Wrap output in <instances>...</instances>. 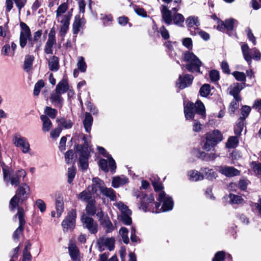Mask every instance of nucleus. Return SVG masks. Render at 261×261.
<instances>
[{"mask_svg": "<svg viewBox=\"0 0 261 261\" xmlns=\"http://www.w3.org/2000/svg\"><path fill=\"white\" fill-rule=\"evenodd\" d=\"M158 200L163 203V205L160 207V204L155 202V207L152 206H148L144 201L142 204V207L145 212H150L155 213H160L161 212H165L171 211L173 207L174 202L171 197L166 195L164 191H161L158 194Z\"/></svg>", "mask_w": 261, "mask_h": 261, "instance_id": "1", "label": "nucleus"}, {"mask_svg": "<svg viewBox=\"0 0 261 261\" xmlns=\"http://www.w3.org/2000/svg\"><path fill=\"white\" fill-rule=\"evenodd\" d=\"M3 176L5 181L7 183L10 182V184L15 187H17L20 184V179L24 178L27 176L25 171L22 169L18 170L16 172L10 171L7 170L6 168L3 167Z\"/></svg>", "mask_w": 261, "mask_h": 261, "instance_id": "2", "label": "nucleus"}, {"mask_svg": "<svg viewBox=\"0 0 261 261\" xmlns=\"http://www.w3.org/2000/svg\"><path fill=\"white\" fill-rule=\"evenodd\" d=\"M184 113L187 119L194 118L195 113L203 118L206 116L205 107L199 100H197L195 105L193 102H188L184 107Z\"/></svg>", "mask_w": 261, "mask_h": 261, "instance_id": "3", "label": "nucleus"}, {"mask_svg": "<svg viewBox=\"0 0 261 261\" xmlns=\"http://www.w3.org/2000/svg\"><path fill=\"white\" fill-rule=\"evenodd\" d=\"M182 58L187 63L186 68L189 71L200 72L202 62L196 55L192 52L186 51L183 54Z\"/></svg>", "mask_w": 261, "mask_h": 261, "instance_id": "4", "label": "nucleus"}, {"mask_svg": "<svg viewBox=\"0 0 261 261\" xmlns=\"http://www.w3.org/2000/svg\"><path fill=\"white\" fill-rule=\"evenodd\" d=\"M205 139V142L202 148L204 150L208 151L223 140V136L219 130L215 129L208 132L206 134Z\"/></svg>", "mask_w": 261, "mask_h": 261, "instance_id": "5", "label": "nucleus"}, {"mask_svg": "<svg viewBox=\"0 0 261 261\" xmlns=\"http://www.w3.org/2000/svg\"><path fill=\"white\" fill-rule=\"evenodd\" d=\"M76 149L79 155L80 167L83 170H86L88 167V160L90 156L91 149L88 146L77 145Z\"/></svg>", "mask_w": 261, "mask_h": 261, "instance_id": "6", "label": "nucleus"}, {"mask_svg": "<svg viewBox=\"0 0 261 261\" xmlns=\"http://www.w3.org/2000/svg\"><path fill=\"white\" fill-rule=\"evenodd\" d=\"M241 50L244 59L249 64L251 63L252 59L259 60L261 54L256 48L250 49L247 44L243 43L241 45Z\"/></svg>", "mask_w": 261, "mask_h": 261, "instance_id": "7", "label": "nucleus"}, {"mask_svg": "<svg viewBox=\"0 0 261 261\" xmlns=\"http://www.w3.org/2000/svg\"><path fill=\"white\" fill-rule=\"evenodd\" d=\"M20 27L21 28L19 37L20 46L23 48L27 45L28 40H29V45L33 46V43L31 39V32L29 26L24 22H21Z\"/></svg>", "mask_w": 261, "mask_h": 261, "instance_id": "8", "label": "nucleus"}, {"mask_svg": "<svg viewBox=\"0 0 261 261\" xmlns=\"http://www.w3.org/2000/svg\"><path fill=\"white\" fill-rule=\"evenodd\" d=\"M68 5L67 3L61 4L56 11V20L70 21L72 13L68 11Z\"/></svg>", "mask_w": 261, "mask_h": 261, "instance_id": "9", "label": "nucleus"}, {"mask_svg": "<svg viewBox=\"0 0 261 261\" xmlns=\"http://www.w3.org/2000/svg\"><path fill=\"white\" fill-rule=\"evenodd\" d=\"M97 189L94 186H89L88 188L79 194L77 198L79 200L85 201L86 203L95 201V194Z\"/></svg>", "mask_w": 261, "mask_h": 261, "instance_id": "10", "label": "nucleus"}, {"mask_svg": "<svg viewBox=\"0 0 261 261\" xmlns=\"http://www.w3.org/2000/svg\"><path fill=\"white\" fill-rule=\"evenodd\" d=\"M18 217L19 225L13 233V239L18 240L23 230V226L25 223L24 218V210L22 207H18L17 213L14 216V218Z\"/></svg>", "mask_w": 261, "mask_h": 261, "instance_id": "11", "label": "nucleus"}, {"mask_svg": "<svg viewBox=\"0 0 261 261\" xmlns=\"http://www.w3.org/2000/svg\"><path fill=\"white\" fill-rule=\"evenodd\" d=\"M13 141L15 146L20 148L23 153H28L30 152V144L25 138L19 135H16L14 136Z\"/></svg>", "mask_w": 261, "mask_h": 261, "instance_id": "12", "label": "nucleus"}, {"mask_svg": "<svg viewBox=\"0 0 261 261\" xmlns=\"http://www.w3.org/2000/svg\"><path fill=\"white\" fill-rule=\"evenodd\" d=\"M76 217V211L71 210L68 213L65 219L62 223V226L64 229L72 230L75 224V219Z\"/></svg>", "mask_w": 261, "mask_h": 261, "instance_id": "13", "label": "nucleus"}, {"mask_svg": "<svg viewBox=\"0 0 261 261\" xmlns=\"http://www.w3.org/2000/svg\"><path fill=\"white\" fill-rule=\"evenodd\" d=\"M81 221L84 227L88 229L91 233H95L97 231V224L94 222V220L86 215L83 214L81 217Z\"/></svg>", "mask_w": 261, "mask_h": 261, "instance_id": "14", "label": "nucleus"}, {"mask_svg": "<svg viewBox=\"0 0 261 261\" xmlns=\"http://www.w3.org/2000/svg\"><path fill=\"white\" fill-rule=\"evenodd\" d=\"M97 244L100 251L106 249L111 251L114 247L115 239L113 238L103 237L98 240Z\"/></svg>", "mask_w": 261, "mask_h": 261, "instance_id": "15", "label": "nucleus"}, {"mask_svg": "<svg viewBox=\"0 0 261 261\" xmlns=\"http://www.w3.org/2000/svg\"><path fill=\"white\" fill-rule=\"evenodd\" d=\"M217 170L226 177H232L239 175L240 172L233 167L227 166H217Z\"/></svg>", "mask_w": 261, "mask_h": 261, "instance_id": "16", "label": "nucleus"}, {"mask_svg": "<svg viewBox=\"0 0 261 261\" xmlns=\"http://www.w3.org/2000/svg\"><path fill=\"white\" fill-rule=\"evenodd\" d=\"M193 76L190 74H186L183 77L180 75L176 82V86L178 88L183 89L192 84Z\"/></svg>", "mask_w": 261, "mask_h": 261, "instance_id": "17", "label": "nucleus"}, {"mask_svg": "<svg viewBox=\"0 0 261 261\" xmlns=\"http://www.w3.org/2000/svg\"><path fill=\"white\" fill-rule=\"evenodd\" d=\"M30 193V187L27 184L23 183L18 188L15 195L19 197L20 200L23 201L28 198Z\"/></svg>", "mask_w": 261, "mask_h": 261, "instance_id": "18", "label": "nucleus"}, {"mask_svg": "<svg viewBox=\"0 0 261 261\" xmlns=\"http://www.w3.org/2000/svg\"><path fill=\"white\" fill-rule=\"evenodd\" d=\"M62 94L55 90L50 94L49 100L55 106L59 108L62 107L63 103V98L61 96Z\"/></svg>", "mask_w": 261, "mask_h": 261, "instance_id": "19", "label": "nucleus"}, {"mask_svg": "<svg viewBox=\"0 0 261 261\" xmlns=\"http://www.w3.org/2000/svg\"><path fill=\"white\" fill-rule=\"evenodd\" d=\"M97 149L99 153L101 154L102 155L108 159L109 161V167H110L111 171L114 172L116 168V165L114 160L112 158L111 155L107 152V151L103 147L97 146Z\"/></svg>", "mask_w": 261, "mask_h": 261, "instance_id": "20", "label": "nucleus"}, {"mask_svg": "<svg viewBox=\"0 0 261 261\" xmlns=\"http://www.w3.org/2000/svg\"><path fill=\"white\" fill-rule=\"evenodd\" d=\"M140 206L139 208L142 210L144 212L145 211L142 207V204H143L144 201H145V202L147 206H152L155 207V202H154V198L152 194L145 195L142 194L141 196H140Z\"/></svg>", "mask_w": 261, "mask_h": 261, "instance_id": "21", "label": "nucleus"}, {"mask_svg": "<svg viewBox=\"0 0 261 261\" xmlns=\"http://www.w3.org/2000/svg\"><path fill=\"white\" fill-rule=\"evenodd\" d=\"M243 88L244 86L242 84L236 83L229 87L228 90L229 91L230 94L232 95L234 98L239 99V98H240L239 93Z\"/></svg>", "mask_w": 261, "mask_h": 261, "instance_id": "22", "label": "nucleus"}, {"mask_svg": "<svg viewBox=\"0 0 261 261\" xmlns=\"http://www.w3.org/2000/svg\"><path fill=\"white\" fill-rule=\"evenodd\" d=\"M56 21L59 24V35L64 39L69 30L70 21L60 20H56Z\"/></svg>", "mask_w": 261, "mask_h": 261, "instance_id": "23", "label": "nucleus"}, {"mask_svg": "<svg viewBox=\"0 0 261 261\" xmlns=\"http://www.w3.org/2000/svg\"><path fill=\"white\" fill-rule=\"evenodd\" d=\"M161 8V13L163 21L168 25L171 24L172 22L171 11L166 6L162 5Z\"/></svg>", "mask_w": 261, "mask_h": 261, "instance_id": "24", "label": "nucleus"}, {"mask_svg": "<svg viewBox=\"0 0 261 261\" xmlns=\"http://www.w3.org/2000/svg\"><path fill=\"white\" fill-rule=\"evenodd\" d=\"M128 181V178L124 175L115 176L113 178L112 186L115 188H117L126 184Z\"/></svg>", "mask_w": 261, "mask_h": 261, "instance_id": "25", "label": "nucleus"}, {"mask_svg": "<svg viewBox=\"0 0 261 261\" xmlns=\"http://www.w3.org/2000/svg\"><path fill=\"white\" fill-rule=\"evenodd\" d=\"M69 87L67 79L63 78L57 84L55 90L61 94H63L69 90Z\"/></svg>", "mask_w": 261, "mask_h": 261, "instance_id": "26", "label": "nucleus"}, {"mask_svg": "<svg viewBox=\"0 0 261 261\" xmlns=\"http://www.w3.org/2000/svg\"><path fill=\"white\" fill-rule=\"evenodd\" d=\"M85 23L84 20L80 18V16H76L72 24V31L74 35H77L80 31L81 28Z\"/></svg>", "mask_w": 261, "mask_h": 261, "instance_id": "27", "label": "nucleus"}, {"mask_svg": "<svg viewBox=\"0 0 261 261\" xmlns=\"http://www.w3.org/2000/svg\"><path fill=\"white\" fill-rule=\"evenodd\" d=\"M188 176L189 180L193 181L202 180L204 179V175L195 170H190L188 172Z\"/></svg>", "mask_w": 261, "mask_h": 261, "instance_id": "28", "label": "nucleus"}, {"mask_svg": "<svg viewBox=\"0 0 261 261\" xmlns=\"http://www.w3.org/2000/svg\"><path fill=\"white\" fill-rule=\"evenodd\" d=\"M40 119L42 121V131L44 133H48L52 127V123L49 118L46 115H41Z\"/></svg>", "mask_w": 261, "mask_h": 261, "instance_id": "29", "label": "nucleus"}, {"mask_svg": "<svg viewBox=\"0 0 261 261\" xmlns=\"http://www.w3.org/2000/svg\"><path fill=\"white\" fill-rule=\"evenodd\" d=\"M100 192L104 196L108 197L112 201L116 200V195L113 189L110 188H107L106 187L100 188Z\"/></svg>", "mask_w": 261, "mask_h": 261, "instance_id": "30", "label": "nucleus"}, {"mask_svg": "<svg viewBox=\"0 0 261 261\" xmlns=\"http://www.w3.org/2000/svg\"><path fill=\"white\" fill-rule=\"evenodd\" d=\"M201 171L202 174L204 175V177H205L208 180L216 179L217 177V174L212 169L205 167L201 168Z\"/></svg>", "mask_w": 261, "mask_h": 261, "instance_id": "31", "label": "nucleus"}, {"mask_svg": "<svg viewBox=\"0 0 261 261\" xmlns=\"http://www.w3.org/2000/svg\"><path fill=\"white\" fill-rule=\"evenodd\" d=\"M93 117L89 113H86L85 118L83 121L84 126L87 133H90L91 129V126L93 123Z\"/></svg>", "mask_w": 261, "mask_h": 261, "instance_id": "32", "label": "nucleus"}, {"mask_svg": "<svg viewBox=\"0 0 261 261\" xmlns=\"http://www.w3.org/2000/svg\"><path fill=\"white\" fill-rule=\"evenodd\" d=\"M69 252L73 261H81L79 250L75 245L70 244L69 245Z\"/></svg>", "mask_w": 261, "mask_h": 261, "instance_id": "33", "label": "nucleus"}, {"mask_svg": "<svg viewBox=\"0 0 261 261\" xmlns=\"http://www.w3.org/2000/svg\"><path fill=\"white\" fill-rule=\"evenodd\" d=\"M48 67L52 71H57L59 69V59L56 56H53L48 61Z\"/></svg>", "mask_w": 261, "mask_h": 261, "instance_id": "34", "label": "nucleus"}, {"mask_svg": "<svg viewBox=\"0 0 261 261\" xmlns=\"http://www.w3.org/2000/svg\"><path fill=\"white\" fill-rule=\"evenodd\" d=\"M228 197L229 203L231 204H243L245 203V200L242 196L230 193Z\"/></svg>", "mask_w": 261, "mask_h": 261, "instance_id": "35", "label": "nucleus"}, {"mask_svg": "<svg viewBox=\"0 0 261 261\" xmlns=\"http://www.w3.org/2000/svg\"><path fill=\"white\" fill-rule=\"evenodd\" d=\"M56 209L57 217H60L64 211V203L63 200L60 198L56 199Z\"/></svg>", "mask_w": 261, "mask_h": 261, "instance_id": "36", "label": "nucleus"}, {"mask_svg": "<svg viewBox=\"0 0 261 261\" xmlns=\"http://www.w3.org/2000/svg\"><path fill=\"white\" fill-rule=\"evenodd\" d=\"M186 22L187 25L190 28L194 26L198 27L200 24L198 17L194 16H189L187 18Z\"/></svg>", "mask_w": 261, "mask_h": 261, "instance_id": "37", "label": "nucleus"}, {"mask_svg": "<svg viewBox=\"0 0 261 261\" xmlns=\"http://www.w3.org/2000/svg\"><path fill=\"white\" fill-rule=\"evenodd\" d=\"M100 224L106 229L107 232H110L113 230V224L108 216H105V219L103 220Z\"/></svg>", "mask_w": 261, "mask_h": 261, "instance_id": "38", "label": "nucleus"}, {"mask_svg": "<svg viewBox=\"0 0 261 261\" xmlns=\"http://www.w3.org/2000/svg\"><path fill=\"white\" fill-rule=\"evenodd\" d=\"M239 143V139L237 136L230 137L226 144V146L229 148H236Z\"/></svg>", "mask_w": 261, "mask_h": 261, "instance_id": "39", "label": "nucleus"}, {"mask_svg": "<svg viewBox=\"0 0 261 261\" xmlns=\"http://www.w3.org/2000/svg\"><path fill=\"white\" fill-rule=\"evenodd\" d=\"M45 115L51 119H55L57 116L58 112L55 109L52 108L50 107L46 106L44 108Z\"/></svg>", "mask_w": 261, "mask_h": 261, "instance_id": "40", "label": "nucleus"}, {"mask_svg": "<svg viewBox=\"0 0 261 261\" xmlns=\"http://www.w3.org/2000/svg\"><path fill=\"white\" fill-rule=\"evenodd\" d=\"M77 69L81 72H85L87 69V65L85 61L84 58L82 56H80L77 58Z\"/></svg>", "mask_w": 261, "mask_h": 261, "instance_id": "41", "label": "nucleus"}, {"mask_svg": "<svg viewBox=\"0 0 261 261\" xmlns=\"http://www.w3.org/2000/svg\"><path fill=\"white\" fill-rule=\"evenodd\" d=\"M34 57L31 55H27L25 57L24 62V69L28 72L32 68Z\"/></svg>", "mask_w": 261, "mask_h": 261, "instance_id": "42", "label": "nucleus"}, {"mask_svg": "<svg viewBox=\"0 0 261 261\" xmlns=\"http://www.w3.org/2000/svg\"><path fill=\"white\" fill-rule=\"evenodd\" d=\"M56 43V40L47 39L44 46L45 53L47 54H52L53 46Z\"/></svg>", "mask_w": 261, "mask_h": 261, "instance_id": "43", "label": "nucleus"}, {"mask_svg": "<svg viewBox=\"0 0 261 261\" xmlns=\"http://www.w3.org/2000/svg\"><path fill=\"white\" fill-rule=\"evenodd\" d=\"M114 205H115L120 211L121 214L124 213H128V214H132L131 211L128 208L127 206L121 201L116 202V203H114Z\"/></svg>", "mask_w": 261, "mask_h": 261, "instance_id": "44", "label": "nucleus"}, {"mask_svg": "<svg viewBox=\"0 0 261 261\" xmlns=\"http://www.w3.org/2000/svg\"><path fill=\"white\" fill-rule=\"evenodd\" d=\"M172 20H173L175 24L178 26H181L182 24L184 22L185 18L182 14L177 13L174 15Z\"/></svg>", "mask_w": 261, "mask_h": 261, "instance_id": "45", "label": "nucleus"}, {"mask_svg": "<svg viewBox=\"0 0 261 261\" xmlns=\"http://www.w3.org/2000/svg\"><path fill=\"white\" fill-rule=\"evenodd\" d=\"M128 232V230L125 227H121L119 230V234L121 236L122 239L125 244H128L129 242Z\"/></svg>", "mask_w": 261, "mask_h": 261, "instance_id": "46", "label": "nucleus"}, {"mask_svg": "<svg viewBox=\"0 0 261 261\" xmlns=\"http://www.w3.org/2000/svg\"><path fill=\"white\" fill-rule=\"evenodd\" d=\"M86 212L88 214L94 215L96 213V207L95 206V201L88 202L86 207Z\"/></svg>", "mask_w": 261, "mask_h": 261, "instance_id": "47", "label": "nucleus"}, {"mask_svg": "<svg viewBox=\"0 0 261 261\" xmlns=\"http://www.w3.org/2000/svg\"><path fill=\"white\" fill-rule=\"evenodd\" d=\"M131 214L128 213H124L120 216L121 220L123 224L125 225H130L132 223V219L130 217Z\"/></svg>", "mask_w": 261, "mask_h": 261, "instance_id": "48", "label": "nucleus"}, {"mask_svg": "<svg viewBox=\"0 0 261 261\" xmlns=\"http://www.w3.org/2000/svg\"><path fill=\"white\" fill-rule=\"evenodd\" d=\"M251 109L247 106H244L241 109L240 120L244 121L250 113Z\"/></svg>", "mask_w": 261, "mask_h": 261, "instance_id": "49", "label": "nucleus"}, {"mask_svg": "<svg viewBox=\"0 0 261 261\" xmlns=\"http://www.w3.org/2000/svg\"><path fill=\"white\" fill-rule=\"evenodd\" d=\"M210 86L208 84L203 85L200 89L199 93L201 96L206 97L210 93Z\"/></svg>", "mask_w": 261, "mask_h": 261, "instance_id": "50", "label": "nucleus"}, {"mask_svg": "<svg viewBox=\"0 0 261 261\" xmlns=\"http://www.w3.org/2000/svg\"><path fill=\"white\" fill-rule=\"evenodd\" d=\"M244 125V121L240 120L234 127V134L237 136H240L243 130Z\"/></svg>", "mask_w": 261, "mask_h": 261, "instance_id": "51", "label": "nucleus"}, {"mask_svg": "<svg viewBox=\"0 0 261 261\" xmlns=\"http://www.w3.org/2000/svg\"><path fill=\"white\" fill-rule=\"evenodd\" d=\"M250 167L254 172L261 175V164L256 162H252L250 163Z\"/></svg>", "mask_w": 261, "mask_h": 261, "instance_id": "52", "label": "nucleus"}, {"mask_svg": "<svg viewBox=\"0 0 261 261\" xmlns=\"http://www.w3.org/2000/svg\"><path fill=\"white\" fill-rule=\"evenodd\" d=\"M65 160L67 163H74V153L72 150H68L65 153Z\"/></svg>", "mask_w": 261, "mask_h": 261, "instance_id": "53", "label": "nucleus"}, {"mask_svg": "<svg viewBox=\"0 0 261 261\" xmlns=\"http://www.w3.org/2000/svg\"><path fill=\"white\" fill-rule=\"evenodd\" d=\"M44 86V83L42 80H39L36 84L35 85L34 89V94L35 96H38L40 93V90Z\"/></svg>", "mask_w": 261, "mask_h": 261, "instance_id": "54", "label": "nucleus"}, {"mask_svg": "<svg viewBox=\"0 0 261 261\" xmlns=\"http://www.w3.org/2000/svg\"><path fill=\"white\" fill-rule=\"evenodd\" d=\"M20 200V198L15 195L10 201V207L11 210H14L18 206V202Z\"/></svg>", "mask_w": 261, "mask_h": 261, "instance_id": "55", "label": "nucleus"}, {"mask_svg": "<svg viewBox=\"0 0 261 261\" xmlns=\"http://www.w3.org/2000/svg\"><path fill=\"white\" fill-rule=\"evenodd\" d=\"M93 184L91 186L95 187L96 189L100 191V188L102 187H104L103 181L98 177H94L92 179Z\"/></svg>", "mask_w": 261, "mask_h": 261, "instance_id": "56", "label": "nucleus"}, {"mask_svg": "<svg viewBox=\"0 0 261 261\" xmlns=\"http://www.w3.org/2000/svg\"><path fill=\"white\" fill-rule=\"evenodd\" d=\"M35 205L39 209L41 213H44L46 210V204L43 200L41 199L36 200Z\"/></svg>", "mask_w": 261, "mask_h": 261, "instance_id": "57", "label": "nucleus"}, {"mask_svg": "<svg viewBox=\"0 0 261 261\" xmlns=\"http://www.w3.org/2000/svg\"><path fill=\"white\" fill-rule=\"evenodd\" d=\"M60 124L58 126H62L66 129L70 128L72 127L73 123L70 120H67L64 119H61L58 120Z\"/></svg>", "mask_w": 261, "mask_h": 261, "instance_id": "58", "label": "nucleus"}, {"mask_svg": "<svg viewBox=\"0 0 261 261\" xmlns=\"http://www.w3.org/2000/svg\"><path fill=\"white\" fill-rule=\"evenodd\" d=\"M76 173L75 168L73 167L69 168L68 170V182L70 184L72 181Z\"/></svg>", "mask_w": 261, "mask_h": 261, "instance_id": "59", "label": "nucleus"}, {"mask_svg": "<svg viewBox=\"0 0 261 261\" xmlns=\"http://www.w3.org/2000/svg\"><path fill=\"white\" fill-rule=\"evenodd\" d=\"M225 253L224 251H218L215 255L212 261H224Z\"/></svg>", "mask_w": 261, "mask_h": 261, "instance_id": "60", "label": "nucleus"}, {"mask_svg": "<svg viewBox=\"0 0 261 261\" xmlns=\"http://www.w3.org/2000/svg\"><path fill=\"white\" fill-rule=\"evenodd\" d=\"M236 21V20L233 18L226 19L225 21V29L228 31L232 30L234 23Z\"/></svg>", "mask_w": 261, "mask_h": 261, "instance_id": "61", "label": "nucleus"}, {"mask_svg": "<svg viewBox=\"0 0 261 261\" xmlns=\"http://www.w3.org/2000/svg\"><path fill=\"white\" fill-rule=\"evenodd\" d=\"M109 161L108 160L105 159H101L99 161V166L101 168L102 170L105 172H108L109 171Z\"/></svg>", "mask_w": 261, "mask_h": 261, "instance_id": "62", "label": "nucleus"}, {"mask_svg": "<svg viewBox=\"0 0 261 261\" xmlns=\"http://www.w3.org/2000/svg\"><path fill=\"white\" fill-rule=\"evenodd\" d=\"M234 100H233L230 105L229 106V111L232 112L234 113L236 110H237L239 106V102L240 101L241 98H239V99L237 98H234Z\"/></svg>", "mask_w": 261, "mask_h": 261, "instance_id": "63", "label": "nucleus"}, {"mask_svg": "<svg viewBox=\"0 0 261 261\" xmlns=\"http://www.w3.org/2000/svg\"><path fill=\"white\" fill-rule=\"evenodd\" d=\"M219 73L218 71L215 70H213L210 71V78L211 80L213 82H217L219 80Z\"/></svg>", "mask_w": 261, "mask_h": 261, "instance_id": "64", "label": "nucleus"}]
</instances>
